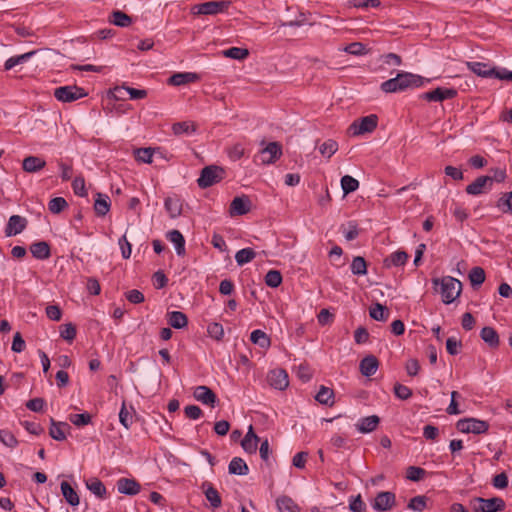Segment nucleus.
Returning <instances> with one entry per match:
<instances>
[{"label": "nucleus", "mask_w": 512, "mask_h": 512, "mask_svg": "<svg viewBox=\"0 0 512 512\" xmlns=\"http://www.w3.org/2000/svg\"><path fill=\"white\" fill-rule=\"evenodd\" d=\"M425 80L422 76L410 72H399L394 78L384 81L381 84V90L385 93H397L407 89L418 88L424 85Z\"/></svg>", "instance_id": "obj_1"}, {"label": "nucleus", "mask_w": 512, "mask_h": 512, "mask_svg": "<svg viewBox=\"0 0 512 512\" xmlns=\"http://www.w3.org/2000/svg\"><path fill=\"white\" fill-rule=\"evenodd\" d=\"M434 284H440V293L442 301L445 304L454 302L461 294L462 284L461 282L451 276H445L441 280H434Z\"/></svg>", "instance_id": "obj_2"}, {"label": "nucleus", "mask_w": 512, "mask_h": 512, "mask_svg": "<svg viewBox=\"0 0 512 512\" xmlns=\"http://www.w3.org/2000/svg\"><path fill=\"white\" fill-rule=\"evenodd\" d=\"M470 506L474 512H499L505 509V502L499 497L490 499L475 497L470 500Z\"/></svg>", "instance_id": "obj_3"}, {"label": "nucleus", "mask_w": 512, "mask_h": 512, "mask_svg": "<svg viewBox=\"0 0 512 512\" xmlns=\"http://www.w3.org/2000/svg\"><path fill=\"white\" fill-rule=\"evenodd\" d=\"M87 96L83 88L76 85L57 87L54 90V97L61 102L70 103Z\"/></svg>", "instance_id": "obj_4"}, {"label": "nucleus", "mask_w": 512, "mask_h": 512, "mask_svg": "<svg viewBox=\"0 0 512 512\" xmlns=\"http://www.w3.org/2000/svg\"><path fill=\"white\" fill-rule=\"evenodd\" d=\"M224 170L218 166H207L202 169L200 177L197 180L199 187L207 188L222 180Z\"/></svg>", "instance_id": "obj_5"}, {"label": "nucleus", "mask_w": 512, "mask_h": 512, "mask_svg": "<svg viewBox=\"0 0 512 512\" xmlns=\"http://www.w3.org/2000/svg\"><path fill=\"white\" fill-rule=\"evenodd\" d=\"M456 427L462 433L483 434L488 431L489 424L483 420L468 418L459 420Z\"/></svg>", "instance_id": "obj_6"}, {"label": "nucleus", "mask_w": 512, "mask_h": 512, "mask_svg": "<svg viewBox=\"0 0 512 512\" xmlns=\"http://www.w3.org/2000/svg\"><path fill=\"white\" fill-rule=\"evenodd\" d=\"M378 118L376 115L371 114L365 117L360 118L358 121H354L349 130L352 135H362L364 133H370L375 130L377 127Z\"/></svg>", "instance_id": "obj_7"}, {"label": "nucleus", "mask_w": 512, "mask_h": 512, "mask_svg": "<svg viewBox=\"0 0 512 512\" xmlns=\"http://www.w3.org/2000/svg\"><path fill=\"white\" fill-rule=\"evenodd\" d=\"M229 6L230 2L228 1H209L194 6L193 12L199 15H216L226 11Z\"/></svg>", "instance_id": "obj_8"}, {"label": "nucleus", "mask_w": 512, "mask_h": 512, "mask_svg": "<svg viewBox=\"0 0 512 512\" xmlns=\"http://www.w3.org/2000/svg\"><path fill=\"white\" fill-rule=\"evenodd\" d=\"M456 95L457 90L454 88L437 87L432 91L422 93L420 98L430 102H442L447 99H453Z\"/></svg>", "instance_id": "obj_9"}, {"label": "nucleus", "mask_w": 512, "mask_h": 512, "mask_svg": "<svg viewBox=\"0 0 512 512\" xmlns=\"http://www.w3.org/2000/svg\"><path fill=\"white\" fill-rule=\"evenodd\" d=\"M396 504V496L393 492H379L373 503L372 508L377 512H386L392 509Z\"/></svg>", "instance_id": "obj_10"}, {"label": "nucleus", "mask_w": 512, "mask_h": 512, "mask_svg": "<svg viewBox=\"0 0 512 512\" xmlns=\"http://www.w3.org/2000/svg\"><path fill=\"white\" fill-rule=\"evenodd\" d=\"M282 155V146L278 142H270L263 148L258 158L262 164H272Z\"/></svg>", "instance_id": "obj_11"}, {"label": "nucleus", "mask_w": 512, "mask_h": 512, "mask_svg": "<svg viewBox=\"0 0 512 512\" xmlns=\"http://www.w3.org/2000/svg\"><path fill=\"white\" fill-rule=\"evenodd\" d=\"M267 381L269 385L278 390H284L289 385L288 374L284 369H273L268 373Z\"/></svg>", "instance_id": "obj_12"}, {"label": "nucleus", "mask_w": 512, "mask_h": 512, "mask_svg": "<svg viewBox=\"0 0 512 512\" xmlns=\"http://www.w3.org/2000/svg\"><path fill=\"white\" fill-rule=\"evenodd\" d=\"M251 209V201L248 197H235L231 204L229 213L231 216H240L247 214Z\"/></svg>", "instance_id": "obj_13"}, {"label": "nucleus", "mask_w": 512, "mask_h": 512, "mask_svg": "<svg viewBox=\"0 0 512 512\" xmlns=\"http://www.w3.org/2000/svg\"><path fill=\"white\" fill-rule=\"evenodd\" d=\"M491 189V180L489 176H480L466 187L467 194L480 195Z\"/></svg>", "instance_id": "obj_14"}, {"label": "nucleus", "mask_w": 512, "mask_h": 512, "mask_svg": "<svg viewBox=\"0 0 512 512\" xmlns=\"http://www.w3.org/2000/svg\"><path fill=\"white\" fill-rule=\"evenodd\" d=\"M193 396L197 401L205 405L215 406L217 401L216 394L207 386H197L194 390Z\"/></svg>", "instance_id": "obj_15"}, {"label": "nucleus", "mask_w": 512, "mask_h": 512, "mask_svg": "<svg viewBox=\"0 0 512 512\" xmlns=\"http://www.w3.org/2000/svg\"><path fill=\"white\" fill-rule=\"evenodd\" d=\"M380 423V418L377 415H371L360 418L355 424V428L359 433L367 434L375 431Z\"/></svg>", "instance_id": "obj_16"}, {"label": "nucleus", "mask_w": 512, "mask_h": 512, "mask_svg": "<svg viewBox=\"0 0 512 512\" xmlns=\"http://www.w3.org/2000/svg\"><path fill=\"white\" fill-rule=\"evenodd\" d=\"M27 225V220L19 215H12L5 228L6 236H15L20 234Z\"/></svg>", "instance_id": "obj_17"}, {"label": "nucleus", "mask_w": 512, "mask_h": 512, "mask_svg": "<svg viewBox=\"0 0 512 512\" xmlns=\"http://www.w3.org/2000/svg\"><path fill=\"white\" fill-rule=\"evenodd\" d=\"M116 485L119 493L131 496L138 494L141 489L140 484L130 478H120Z\"/></svg>", "instance_id": "obj_18"}, {"label": "nucleus", "mask_w": 512, "mask_h": 512, "mask_svg": "<svg viewBox=\"0 0 512 512\" xmlns=\"http://www.w3.org/2000/svg\"><path fill=\"white\" fill-rule=\"evenodd\" d=\"M260 438L255 434L253 426L250 425L246 435L241 441V446L246 453L255 454Z\"/></svg>", "instance_id": "obj_19"}, {"label": "nucleus", "mask_w": 512, "mask_h": 512, "mask_svg": "<svg viewBox=\"0 0 512 512\" xmlns=\"http://www.w3.org/2000/svg\"><path fill=\"white\" fill-rule=\"evenodd\" d=\"M199 75L193 72H180L173 74L168 83L173 86H181L189 83H193L199 80Z\"/></svg>", "instance_id": "obj_20"}, {"label": "nucleus", "mask_w": 512, "mask_h": 512, "mask_svg": "<svg viewBox=\"0 0 512 512\" xmlns=\"http://www.w3.org/2000/svg\"><path fill=\"white\" fill-rule=\"evenodd\" d=\"M467 67L470 71L475 73L477 76L483 78H492L494 73V67L484 62H467Z\"/></svg>", "instance_id": "obj_21"}, {"label": "nucleus", "mask_w": 512, "mask_h": 512, "mask_svg": "<svg viewBox=\"0 0 512 512\" xmlns=\"http://www.w3.org/2000/svg\"><path fill=\"white\" fill-rule=\"evenodd\" d=\"M201 488L211 507L213 509L219 508L222 503L221 496L213 485L210 482H204Z\"/></svg>", "instance_id": "obj_22"}, {"label": "nucleus", "mask_w": 512, "mask_h": 512, "mask_svg": "<svg viewBox=\"0 0 512 512\" xmlns=\"http://www.w3.org/2000/svg\"><path fill=\"white\" fill-rule=\"evenodd\" d=\"M378 366H379V362H378L377 358L373 355H369V356L364 357L360 361L359 368H360L362 375H364L366 377H370L376 373Z\"/></svg>", "instance_id": "obj_23"}, {"label": "nucleus", "mask_w": 512, "mask_h": 512, "mask_svg": "<svg viewBox=\"0 0 512 512\" xmlns=\"http://www.w3.org/2000/svg\"><path fill=\"white\" fill-rule=\"evenodd\" d=\"M46 161L38 156H28L22 162V168L25 172L35 173L43 169Z\"/></svg>", "instance_id": "obj_24"}, {"label": "nucleus", "mask_w": 512, "mask_h": 512, "mask_svg": "<svg viewBox=\"0 0 512 512\" xmlns=\"http://www.w3.org/2000/svg\"><path fill=\"white\" fill-rule=\"evenodd\" d=\"M167 239L174 244L178 256L185 255V239L179 230L174 229L169 231L167 233Z\"/></svg>", "instance_id": "obj_25"}, {"label": "nucleus", "mask_w": 512, "mask_h": 512, "mask_svg": "<svg viewBox=\"0 0 512 512\" xmlns=\"http://www.w3.org/2000/svg\"><path fill=\"white\" fill-rule=\"evenodd\" d=\"M69 429V425L65 422H56L51 419V427L49 429L50 436L57 441H63L66 439V430Z\"/></svg>", "instance_id": "obj_26"}, {"label": "nucleus", "mask_w": 512, "mask_h": 512, "mask_svg": "<svg viewBox=\"0 0 512 512\" xmlns=\"http://www.w3.org/2000/svg\"><path fill=\"white\" fill-rule=\"evenodd\" d=\"M30 251H31L33 257L40 259V260L48 259L51 255L50 246L45 241H39V242L33 243L30 246Z\"/></svg>", "instance_id": "obj_27"}, {"label": "nucleus", "mask_w": 512, "mask_h": 512, "mask_svg": "<svg viewBox=\"0 0 512 512\" xmlns=\"http://www.w3.org/2000/svg\"><path fill=\"white\" fill-rule=\"evenodd\" d=\"M480 337L491 348H496L499 346V335L493 327L486 326L482 328Z\"/></svg>", "instance_id": "obj_28"}, {"label": "nucleus", "mask_w": 512, "mask_h": 512, "mask_svg": "<svg viewBox=\"0 0 512 512\" xmlns=\"http://www.w3.org/2000/svg\"><path fill=\"white\" fill-rule=\"evenodd\" d=\"M123 92L128 93L130 99L133 100L143 99L147 96V91L145 89H136L128 86H121L115 88V97L122 98Z\"/></svg>", "instance_id": "obj_29"}, {"label": "nucleus", "mask_w": 512, "mask_h": 512, "mask_svg": "<svg viewBox=\"0 0 512 512\" xmlns=\"http://www.w3.org/2000/svg\"><path fill=\"white\" fill-rule=\"evenodd\" d=\"M197 125L193 121H182L172 125V132L176 136L190 135L196 132Z\"/></svg>", "instance_id": "obj_30"}, {"label": "nucleus", "mask_w": 512, "mask_h": 512, "mask_svg": "<svg viewBox=\"0 0 512 512\" xmlns=\"http://www.w3.org/2000/svg\"><path fill=\"white\" fill-rule=\"evenodd\" d=\"M164 206L171 218H176L182 213V202L177 197H167Z\"/></svg>", "instance_id": "obj_31"}, {"label": "nucleus", "mask_w": 512, "mask_h": 512, "mask_svg": "<svg viewBox=\"0 0 512 512\" xmlns=\"http://www.w3.org/2000/svg\"><path fill=\"white\" fill-rule=\"evenodd\" d=\"M60 488L62 495L68 504H70L71 506H77L80 503V499L77 492L72 488V486L68 482L63 481L60 485Z\"/></svg>", "instance_id": "obj_32"}, {"label": "nucleus", "mask_w": 512, "mask_h": 512, "mask_svg": "<svg viewBox=\"0 0 512 512\" xmlns=\"http://www.w3.org/2000/svg\"><path fill=\"white\" fill-rule=\"evenodd\" d=\"M168 323L175 329H182L187 326L188 318L180 311H172L168 313Z\"/></svg>", "instance_id": "obj_33"}, {"label": "nucleus", "mask_w": 512, "mask_h": 512, "mask_svg": "<svg viewBox=\"0 0 512 512\" xmlns=\"http://www.w3.org/2000/svg\"><path fill=\"white\" fill-rule=\"evenodd\" d=\"M495 206L504 214H512V191L502 193Z\"/></svg>", "instance_id": "obj_34"}, {"label": "nucleus", "mask_w": 512, "mask_h": 512, "mask_svg": "<svg viewBox=\"0 0 512 512\" xmlns=\"http://www.w3.org/2000/svg\"><path fill=\"white\" fill-rule=\"evenodd\" d=\"M228 470L230 474L246 475L248 474L249 468L242 458L234 457L229 463Z\"/></svg>", "instance_id": "obj_35"}, {"label": "nucleus", "mask_w": 512, "mask_h": 512, "mask_svg": "<svg viewBox=\"0 0 512 512\" xmlns=\"http://www.w3.org/2000/svg\"><path fill=\"white\" fill-rule=\"evenodd\" d=\"M94 210L98 216H105L110 210V200L107 195L98 193L94 203Z\"/></svg>", "instance_id": "obj_36"}, {"label": "nucleus", "mask_w": 512, "mask_h": 512, "mask_svg": "<svg viewBox=\"0 0 512 512\" xmlns=\"http://www.w3.org/2000/svg\"><path fill=\"white\" fill-rule=\"evenodd\" d=\"M250 340L253 344L258 345L261 348L267 349L271 345L269 336L262 330L256 329L252 331Z\"/></svg>", "instance_id": "obj_37"}, {"label": "nucleus", "mask_w": 512, "mask_h": 512, "mask_svg": "<svg viewBox=\"0 0 512 512\" xmlns=\"http://www.w3.org/2000/svg\"><path fill=\"white\" fill-rule=\"evenodd\" d=\"M276 504L279 512H299L298 505L288 496L279 497Z\"/></svg>", "instance_id": "obj_38"}, {"label": "nucleus", "mask_w": 512, "mask_h": 512, "mask_svg": "<svg viewBox=\"0 0 512 512\" xmlns=\"http://www.w3.org/2000/svg\"><path fill=\"white\" fill-rule=\"evenodd\" d=\"M87 489L99 498L106 497V488L104 484L97 478H92L86 481Z\"/></svg>", "instance_id": "obj_39"}, {"label": "nucleus", "mask_w": 512, "mask_h": 512, "mask_svg": "<svg viewBox=\"0 0 512 512\" xmlns=\"http://www.w3.org/2000/svg\"><path fill=\"white\" fill-rule=\"evenodd\" d=\"M110 22L119 27H128L132 23V18L126 13L117 10L112 12Z\"/></svg>", "instance_id": "obj_40"}, {"label": "nucleus", "mask_w": 512, "mask_h": 512, "mask_svg": "<svg viewBox=\"0 0 512 512\" xmlns=\"http://www.w3.org/2000/svg\"><path fill=\"white\" fill-rule=\"evenodd\" d=\"M334 392L332 389L321 386L318 393L316 394L315 399L320 403L328 406H332L334 403L333 400Z\"/></svg>", "instance_id": "obj_41"}, {"label": "nucleus", "mask_w": 512, "mask_h": 512, "mask_svg": "<svg viewBox=\"0 0 512 512\" xmlns=\"http://www.w3.org/2000/svg\"><path fill=\"white\" fill-rule=\"evenodd\" d=\"M35 54H36V51L34 50V51H30V52H27V53H24V54H21L18 56L10 57L9 59L6 60V62L4 64V68H5V70H10L13 67H15L16 65L26 62Z\"/></svg>", "instance_id": "obj_42"}, {"label": "nucleus", "mask_w": 512, "mask_h": 512, "mask_svg": "<svg viewBox=\"0 0 512 512\" xmlns=\"http://www.w3.org/2000/svg\"><path fill=\"white\" fill-rule=\"evenodd\" d=\"M255 256L256 253L252 248H243L236 252L235 260L239 266H243L244 264L251 262Z\"/></svg>", "instance_id": "obj_43"}, {"label": "nucleus", "mask_w": 512, "mask_h": 512, "mask_svg": "<svg viewBox=\"0 0 512 512\" xmlns=\"http://www.w3.org/2000/svg\"><path fill=\"white\" fill-rule=\"evenodd\" d=\"M222 55L226 58L244 60L248 57L249 51L246 48L231 47L229 49L222 51Z\"/></svg>", "instance_id": "obj_44"}, {"label": "nucleus", "mask_w": 512, "mask_h": 512, "mask_svg": "<svg viewBox=\"0 0 512 512\" xmlns=\"http://www.w3.org/2000/svg\"><path fill=\"white\" fill-rule=\"evenodd\" d=\"M485 278V271L479 266L473 267L469 272V280L473 287H478L483 284Z\"/></svg>", "instance_id": "obj_45"}, {"label": "nucleus", "mask_w": 512, "mask_h": 512, "mask_svg": "<svg viewBox=\"0 0 512 512\" xmlns=\"http://www.w3.org/2000/svg\"><path fill=\"white\" fill-rule=\"evenodd\" d=\"M207 333L209 337L218 342L223 340L225 334L222 324L218 322H210L207 325Z\"/></svg>", "instance_id": "obj_46"}, {"label": "nucleus", "mask_w": 512, "mask_h": 512, "mask_svg": "<svg viewBox=\"0 0 512 512\" xmlns=\"http://www.w3.org/2000/svg\"><path fill=\"white\" fill-rule=\"evenodd\" d=\"M341 187L345 195L356 191L359 187V181L350 175L341 178Z\"/></svg>", "instance_id": "obj_47"}, {"label": "nucleus", "mask_w": 512, "mask_h": 512, "mask_svg": "<svg viewBox=\"0 0 512 512\" xmlns=\"http://www.w3.org/2000/svg\"><path fill=\"white\" fill-rule=\"evenodd\" d=\"M408 254L404 251H396L392 253L387 259H385L386 266H401L406 263Z\"/></svg>", "instance_id": "obj_48"}, {"label": "nucleus", "mask_w": 512, "mask_h": 512, "mask_svg": "<svg viewBox=\"0 0 512 512\" xmlns=\"http://www.w3.org/2000/svg\"><path fill=\"white\" fill-rule=\"evenodd\" d=\"M351 271L354 275L362 276L367 274V263L361 256L353 258L351 263Z\"/></svg>", "instance_id": "obj_49"}, {"label": "nucleus", "mask_w": 512, "mask_h": 512, "mask_svg": "<svg viewBox=\"0 0 512 512\" xmlns=\"http://www.w3.org/2000/svg\"><path fill=\"white\" fill-rule=\"evenodd\" d=\"M67 207L68 203L63 197L52 198L48 203L49 211L53 214H59Z\"/></svg>", "instance_id": "obj_50"}, {"label": "nucleus", "mask_w": 512, "mask_h": 512, "mask_svg": "<svg viewBox=\"0 0 512 512\" xmlns=\"http://www.w3.org/2000/svg\"><path fill=\"white\" fill-rule=\"evenodd\" d=\"M282 283V275L278 270H269L265 275V284L271 288H277Z\"/></svg>", "instance_id": "obj_51"}, {"label": "nucleus", "mask_w": 512, "mask_h": 512, "mask_svg": "<svg viewBox=\"0 0 512 512\" xmlns=\"http://www.w3.org/2000/svg\"><path fill=\"white\" fill-rule=\"evenodd\" d=\"M427 506V497L423 495L415 496L410 499L407 507L416 512H422Z\"/></svg>", "instance_id": "obj_52"}, {"label": "nucleus", "mask_w": 512, "mask_h": 512, "mask_svg": "<svg viewBox=\"0 0 512 512\" xmlns=\"http://www.w3.org/2000/svg\"><path fill=\"white\" fill-rule=\"evenodd\" d=\"M337 150H338V144L336 141H334L332 139H328L327 141L322 143L319 147L320 153L327 158H330L332 155H334Z\"/></svg>", "instance_id": "obj_53"}, {"label": "nucleus", "mask_w": 512, "mask_h": 512, "mask_svg": "<svg viewBox=\"0 0 512 512\" xmlns=\"http://www.w3.org/2000/svg\"><path fill=\"white\" fill-rule=\"evenodd\" d=\"M370 317L377 321H386L388 318V312L386 308L380 303H376L372 308H370Z\"/></svg>", "instance_id": "obj_54"}, {"label": "nucleus", "mask_w": 512, "mask_h": 512, "mask_svg": "<svg viewBox=\"0 0 512 512\" xmlns=\"http://www.w3.org/2000/svg\"><path fill=\"white\" fill-rule=\"evenodd\" d=\"M0 441L9 448H15L18 445V440L14 434L6 429L0 430Z\"/></svg>", "instance_id": "obj_55"}, {"label": "nucleus", "mask_w": 512, "mask_h": 512, "mask_svg": "<svg viewBox=\"0 0 512 512\" xmlns=\"http://www.w3.org/2000/svg\"><path fill=\"white\" fill-rule=\"evenodd\" d=\"M135 158L139 162L152 163L153 150L151 148H139L135 151Z\"/></svg>", "instance_id": "obj_56"}, {"label": "nucleus", "mask_w": 512, "mask_h": 512, "mask_svg": "<svg viewBox=\"0 0 512 512\" xmlns=\"http://www.w3.org/2000/svg\"><path fill=\"white\" fill-rule=\"evenodd\" d=\"M69 420L75 426H85L91 422V415L89 413H81V414H70Z\"/></svg>", "instance_id": "obj_57"}, {"label": "nucleus", "mask_w": 512, "mask_h": 512, "mask_svg": "<svg viewBox=\"0 0 512 512\" xmlns=\"http://www.w3.org/2000/svg\"><path fill=\"white\" fill-rule=\"evenodd\" d=\"M60 336L64 340L72 342L76 337V327L72 323L63 325L60 330Z\"/></svg>", "instance_id": "obj_58"}, {"label": "nucleus", "mask_w": 512, "mask_h": 512, "mask_svg": "<svg viewBox=\"0 0 512 512\" xmlns=\"http://www.w3.org/2000/svg\"><path fill=\"white\" fill-rule=\"evenodd\" d=\"M72 189H73V192L80 197L87 196V190L85 188V180L81 176L75 177V179L72 182Z\"/></svg>", "instance_id": "obj_59"}, {"label": "nucleus", "mask_w": 512, "mask_h": 512, "mask_svg": "<svg viewBox=\"0 0 512 512\" xmlns=\"http://www.w3.org/2000/svg\"><path fill=\"white\" fill-rule=\"evenodd\" d=\"M461 347V341L457 340L455 337H449L446 340V350L450 355H457L460 352Z\"/></svg>", "instance_id": "obj_60"}, {"label": "nucleus", "mask_w": 512, "mask_h": 512, "mask_svg": "<svg viewBox=\"0 0 512 512\" xmlns=\"http://www.w3.org/2000/svg\"><path fill=\"white\" fill-rule=\"evenodd\" d=\"M344 51L352 55H364L366 54L365 46L360 42H353L344 48Z\"/></svg>", "instance_id": "obj_61"}, {"label": "nucleus", "mask_w": 512, "mask_h": 512, "mask_svg": "<svg viewBox=\"0 0 512 512\" xmlns=\"http://www.w3.org/2000/svg\"><path fill=\"white\" fill-rule=\"evenodd\" d=\"M425 475V470L420 467L410 466L407 468L406 477L411 481H419Z\"/></svg>", "instance_id": "obj_62"}, {"label": "nucleus", "mask_w": 512, "mask_h": 512, "mask_svg": "<svg viewBox=\"0 0 512 512\" xmlns=\"http://www.w3.org/2000/svg\"><path fill=\"white\" fill-rule=\"evenodd\" d=\"M343 233L347 241H352L358 237L359 230L354 222H349L347 227H343Z\"/></svg>", "instance_id": "obj_63"}, {"label": "nucleus", "mask_w": 512, "mask_h": 512, "mask_svg": "<svg viewBox=\"0 0 512 512\" xmlns=\"http://www.w3.org/2000/svg\"><path fill=\"white\" fill-rule=\"evenodd\" d=\"M349 508L352 512H364L366 510V504L362 500L361 496L351 499L349 503Z\"/></svg>", "instance_id": "obj_64"}]
</instances>
